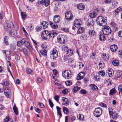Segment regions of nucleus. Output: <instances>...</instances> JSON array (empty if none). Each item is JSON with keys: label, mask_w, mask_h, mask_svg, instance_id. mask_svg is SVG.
Listing matches in <instances>:
<instances>
[{"label": "nucleus", "mask_w": 122, "mask_h": 122, "mask_svg": "<svg viewBox=\"0 0 122 122\" xmlns=\"http://www.w3.org/2000/svg\"><path fill=\"white\" fill-rule=\"evenodd\" d=\"M102 16L98 17L96 20L97 24L101 26H104L107 23V19Z\"/></svg>", "instance_id": "nucleus-1"}, {"label": "nucleus", "mask_w": 122, "mask_h": 122, "mask_svg": "<svg viewBox=\"0 0 122 122\" xmlns=\"http://www.w3.org/2000/svg\"><path fill=\"white\" fill-rule=\"evenodd\" d=\"M51 36V32L50 31L45 30L41 33V37L45 40L49 39Z\"/></svg>", "instance_id": "nucleus-2"}, {"label": "nucleus", "mask_w": 122, "mask_h": 122, "mask_svg": "<svg viewBox=\"0 0 122 122\" xmlns=\"http://www.w3.org/2000/svg\"><path fill=\"white\" fill-rule=\"evenodd\" d=\"M102 108L99 107L97 108L94 111V115L96 117H99L102 114Z\"/></svg>", "instance_id": "nucleus-3"}, {"label": "nucleus", "mask_w": 122, "mask_h": 122, "mask_svg": "<svg viewBox=\"0 0 122 122\" xmlns=\"http://www.w3.org/2000/svg\"><path fill=\"white\" fill-rule=\"evenodd\" d=\"M72 76L70 70H66L62 72V76L66 79H70L71 77Z\"/></svg>", "instance_id": "nucleus-4"}, {"label": "nucleus", "mask_w": 122, "mask_h": 122, "mask_svg": "<svg viewBox=\"0 0 122 122\" xmlns=\"http://www.w3.org/2000/svg\"><path fill=\"white\" fill-rule=\"evenodd\" d=\"M13 26V24L11 21L9 20L4 23V28L6 29L8 28H12Z\"/></svg>", "instance_id": "nucleus-5"}, {"label": "nucleus", "mask_w": 122, "mask_h": 122, "mask_svg": "<svg viewBox=\"0 0 122 122\" xmlns=\"http://www.w3.org/2000/svg\"><path fill=\"white\" fill-rule=\"evenodd\" d=\"M103 32L104 35H108L111 33V30L109 27L106 26L103 27Z\"/></svg>", "instance_id": "nucleus-6"}, {"label": "nucleus", "mask_w": 122, "mask_h": 122, "mask_svg": "<svg viewBox=\"0 0 122 122\" xmlns=\"http://www.w3.org/2000/svg\"><path fill=\"white\" fill-rule=\"evenodd\" d=\"M38 3L39 4H42L46 7L48 6L50 2L49 0H38Z\"/></svg>", "instance_id": "nucleus-7"}, {"label": "nucleus", "mask_w": 122, "mask_h": 122, "mask_svg": "<svg viewBox=\"0 0 122 122\" xmlns=\"http://www.w3.org/2000/svg\"><path fill=\"white\" fill-rule=\"evenodd\" d=\"M65 17L67 20H70L73 18V16L71 13L70 11H68L66 12L65 14Z\"/></svg>", "instance_id": "nucleus-8"}, {"label": "nucleus", "mask_w": 122, "mask_h": 122, "mask_svg": "<svg viewBox=\"0 0 122 122\" xmlns=\"http://www.w3.org/2000/svg\"><path fill=\"white\" fill-rule=\"evenodd\" d=\"M81 20L79 19L75 20L74 22V25L77 28L81 26Z\"/></svg>", "instance_id": "nucleus-9"}, {"label": "nucleus", "mask_w": 122, "mask_h": 122, "mask_svg": "<svg viewBox=\"0 0 122 122\" xmlns=\"http://www.w3.org/2000/svg\"><path fill=\"white\" fill-rule=\"evenodd\" d=\"M4 91L5 96L7 97H9L10 92V88L9 87H6L4 89Z\"/></svg>", "instance_id": "nucleus-10"}, {"label": "nucleus", "mask_w": 122, "mask_h": 122, "mask_svg": "<svg viewBox=\"0 0 122 122\" xmlns=\"http://www.w3.org/2000/svg\"><path fill=\"white\" fill-rule=\"evenodd\" d=\"M52 54L53 56V59H56L58 56V53L57 50L55 49H53L52 50Z\"/></svg>", "instance_id": "nucleus-11"}, {"label": "nucleus", "mask_w": 122, "mask_h": 122, "mask_svg": "<svg viewBox=\"0 0 122 122\" xmlns=\"http://www.w3.org/2000/svg\"><path fill=\"white\" fill-rule=\"evenodd\" d=\"M62 100L63 101L62 103L63 105L65 106H67L68 105L69 102L67 98L66 97H63Z\"/></svg>", "instance_id": "nucleus-12"}, {"label": "nucleus", "mask_w": 122, "mask_h": 122, "mask_svg": "<svg viewBox=\"0 0 122 122\" xmlns=\"http://www.w3.org/2000/svg\"><path fill=\"white\" fill-rule=\"evenodd\" d=\"M48 25V22L46 21H43L41 24V28L45 29L47 27Z\"/></svg>", "instance_id": "nucleus-13"}, {"label": "nucleus", "mask_w": 122, "mask_h": 122, "mask_svg": "<svg viewBox=\"0 0 122 122\" xmlns=\"http://www.w3.org/2000/svg\"><path fill=\"white\" fill-rule=\"evenodd\" d=\"M85 75L84 73L82 72L80 73L77 76V80H80L83 79Z\"/></svg>", "instance_id": "nucleus-14"}, {"label": "nucleus", "mask_w": 122, "mask_h": 122, "mask_svg": "<svg viewBox=\"0 0 122 122\" xmlns=\"http://www.w3.org/2000/svg\"><path fill=\"white\" fill-rule=\"evenodd\" d=\"M60 16L58 15H56L54 16L53 20L55 23H58L60 21Z\"/></svg>", "instance_id": "nucleus-15"}, {"label": "nucleus", "mask_w": 122, "mask_h": 122, "mask_svg": "<svg viewBox=\"0 0 122 122\" xmlns=\"http://www.w3.org/2000/svg\"><path fill=\"white\" fill-rule=\"evenodd\" d=\"M26 41V40L25 38L22 39V40L17 42V45L18 46H21L24 44Z\"/></svg>", "instance_id": "nucleus-16"}, {"label": "nucleus", "mask_w": 122, "mask_h": 122, "mask_svg": "<svg viewBox=\"0 0 122 122\" xmlns=\"http://www.w3.org/2000/svg\"><path fill=\"white\" fill-rule=\"evenodd\" d=\"M110 48L111 50L112 51L115 52L117 49V47L116 45L114 44L111 46Z\"/></svg>", "instance_id": "nucleus-17"}, {"label": "nucleus", "mask_w": 122, "mask_h": 122, "mask_svg": "<svg viewBox=\"0 0 122 122\" xmlns=\"http://www.w3.org/2000/svg\"><path fill=\"white\" fill-rule=\"evenodd\" d=\"M94 25V21L92 19L88 20L87 23V25L90 27H92Z\"/></svg>", "instance_id": "nucleus-18"}, {"label": "nucleus", "mask_w": 122, "mask_h": 122, "mask_svg": "<svg viewBox=\"0 0 122 122\" xmlns=\"http://www.w3.org/2000/svg\"><path fill=\"white\" fill-rule=\"evenodd\" d=\"M77 8L79 10H83L85 8V6L82 3H80L77 5Z\"/></svg>", "instance_id": "nucleus-19"}, {"label": "nucleus", "mask_w": 122, "mask_h": 122, "mask_svg": "<svg viewBox=\"0 0 122 122\" xmlns=\"http://www.w3.org/2000/svg\"><path fill=\"white\" fill-rule=\"evenodd\" d=\"M122 11V9L121 8L119 7L117 8L115 10L114 15H117L119 12Z\"/></svg>", "instance_id": "nucleus-20"}, {"label": "nucleus", "mask_w": 122, "mask_h": 122, "mask_svg": "<svg viewBox=\"0 0 122 122\" xmlns=\"http://www.w3.org/2000/svg\"><path fill=\"white\" fill-rule=\"evenodd\" d=\"M4 122H13V120L9 117H6L4 119Z\"/></svg>", "instance_id": "nucleus-21"}, {"label": "nucleus", "mask_w": 122, "mask_h": 122, "mask_svg": "<svg viewBox=\"0 0 122 122\" xmlns=\"http://www.w3.org/2000/svg\"><path fill=\"white\" fill-rule=\"evenodd\" d=\"M102 57L104 60L106 61L109 59V56L108 54L106 55V54H103L102 55Z\"/></svg>", "instance_id": "nucleus-22"}, {"label": "nucleus", "mask_w": 122, "mask_h": 122, "mask_svg": "<svg viewBox=\"0 0 122 122\" xmlns=\"http://www.w3.org/2000/svg\"><path fill=\"white\" fill-rule=\"evenodd\" d=\"M56 108L58 114L59 115L60 117H61L62 115L61 112V108L60 107L57 106L56 107Z\"/></svg>", "instance_id": "nucleus-23"}, {"label": "nucleus", "mask_w": 122, "mask_h": 122, "mask_svg": "<svg viewBox=\"0 0 122 122\" xmlns=\"http://www.w3.org/2000/svg\"><path fill=\"white\" fill-rule=\"evenodd\" d=\"M84 31V28L81 27L79 28L78 30L77 34H80L82 33Z\"/></svg>", "instance_id": "nucleus-24"}, {"label": "nucleus", "mask_w": 122, "mask_h": 122, "mask_svg": "<svg viewBox=\"0 0 122 122\" xmlns=\"http://www.w3.org/2000/svg\"><path fill=\"white\" fill-rule=\"evenodd\" d=\"M63 110L65 114H68L69 113V110L68 108L66 107H64L63 108Z\"/></svg>", "instance_id": "nucleus-25"}, {"label": "nucleus", "mask_w": 122, "mask_h": 122, "mask_svg": "<svg viewBox=\"0 0 122 122\" xmlns=\"http://www.w3.org/2000/svg\"><path fill=\"white\" fill-rule=\"evenodd\" d=\"M89 34L91 36H94L96 35L95 32L93 30H90L89 32Z\"/></svg>", "instance_id": "nucleus-26"}, {"label": "nucleus", "mask_w": 122, "mask_h": 122, "mask_svg": "<svg viewBox=\"0 0 122 122\" xmlns=\"http://www.w3.org/2000/svg\"><path fill=\"white\" fill-rule=\"evenodd\" d=\"M112 64L115 66H118L119 64V61L117 60H114L112 61Z\"/></svg>", "instance_id": "nucleus-27"}, {"label": "nucleus", "mask_w": 122, "mask_h": 122, "mask_svg": "<svg viewBox=\"0 0 122 122\" xmlns=\"http://www.w3.org/2000/svg\"><path fill=\"white\" fill-rule=\"evenodd\" d=\"M73 53V51L71 50H68L67 51L66 55L68 56H71Z\"/></svg>", "instance_id": "nucleus-28"}, {"label": "nucleus", "mask_w": 122, "mask_h": 122, "mask_svg": "<svg viewBox=\"0 0 122 122\" xmlns=\"http://www.w3.org/2000/svg\"><path fill=\"white\" fill-rule=\"evenodd\" d=\"M26 70L28 73L31 75L33 74V72L31 69L27 68H26Z\"/></svg>", "instance_id": "nucleus-29"}, {"label": "nucleus", "mask_w": 122, "mask_h": 122, "mask_svg": "<svg viewBox=\"0 0 122 122\" xmlns=\"http://www.w3.org/2000/svg\"><path fill=\"white\" fill-rule=\"evenodd\" d=\"M99 38L100 40L104 41L106 39L105 36L103 35H100L99 36Z\"/></svg>", "instance_id": "nucleus-30"}, {"label": "nucleus", "mask_w": 122, "mask_h": 122, "mask_svg": "<svg viewBox=\"0 0 122 122\" xmlns=\"http://www.w3.org/2000/svg\"><path fill=\"white\" fill-rule=\"evenodd\" d=\"M116 92V90L115 88H112L110 91V94L111 95H113Z\"/></svg>", "instance_id": "nucleus-31"}, {"label": "nucleus", "mask_w": 122, "mask_h": 122, "mask_svg": "<svg viewBox=\"0 0 122 122\" xmlns=\"http://www.w3.org/2000/svg\"><path fill=\"white\" fill-rule=\"evenodd\" d=\"M58 41L60 43L64 44L65 43V39L63 37H60L58 39Z\"/></svg>", "instance_id": "nucleus-32"}, {"label": "nucleus", "mask_w": 122, "mask_h": 122, "mask_svg": "<svg viewBox=\"0 0 122 122\" xmlns=\"http://www.w3.org/2000/svg\"><path fill=\"white\" fill-rule=\"evenodd\" d=\"M90 86L92 87V89L94 91H97L98 90V88L97 86L94 84H91Z\"/></svg>", "instance_id": "nucleus-33"}, {"label": "nucleus", "mask_w": 122, "mask_h": 122, "mask_svg": "<svg viewBox=\"0 0 122 122\" xmlns=\"http://www.w3.org/2000/svg\"><path fill=\"white\" fill-rule=\"evenodd\" d=\"M13 109L16 115H18V112L17 108L15 105H14V106L13 107Z\"/></svg>", "instance_id": "nucleus-34"}, {"label": "nucleus", "mask_w": 122, "mask_h": 122, "mask_svg": "<svg viewBox=\"0 0 122 122\" xmlns=\"http://www.w3.org/2000/svg\"><path fill=\"white\" fill-rule=\"evenodd\" d=\"M21 15L22 18L23 20H25V18L27 16L25 13H24L22 12H21Z\"/></svg>", "instance_id": "nucleus-35"}, {"label": "nucleus", "mask_w": 122, "mask_h": 122, "mask_svg": "<svg viewBox=\"0 0 122 122\" xmlns=\"http://www.w3.org/2000/svg\"><path fill=\"white\" fill-rule=\"evenodd\" d=\"M111 27L113 29V30L116 29V27L115 23L114 22H112L110 24Z\"/></svg>", "instance_id": "nucleus-36"}, {"label": "nucleus", "mask_w": 122, "mask_h": 122, "mask_svg": "<svg viewBox=\"0 0 122 122\" xmlns=\"http://www.w3.org/2000/svg\"><path fill=\"white\" fill-rule=\"evenodd\" d=\"M118 90L119 91V94L120 95L121 93V95H122V85H119L118 87Z\"/></svg>", "instance_id": "nucleus-37"}, {"label": "nucleus", "mask_w": 122, "mask_h": 122, "mask_svg": "<svg viewBox=\"0 0 122 122\" xmlns=\"http://www.w3.org/2000/svg\"><path fill=\"white\" fill-rule=\"evenodd\" d=\"M80 89V88L78 86H74L73 88V91L74 92H76L79 90Z\"/></svg>", "instance_id": "nucleus-38"}, {"label": "nucleus", "mask_w": 122, "mask_h": 122, "mask_svg": "<svg viewBox=\"0 0 122 122\" xmlns=\"http://www.w3.org/2000/svg\"><path fill=\"white\" fill-rule=\"evenodd\" d=\"M113 118L114 119H116L118 117V115L116 112H114L112 115Z\"/></svg>", "instance_id": "nucleus-39"}, {"label": "nucleus", "mask_w": 122, "mask_h": 122, "mask_svg": "<svg viewBox=\"0 0 122 122\" xmlns=\"http://www.w3.org/2000/svg\"><path fill=\"white\" fill-rule=\"evenodd\" d=\"M89 16L91 18H92L95 17L96 16V15L94 12L93 11L90 14Z\"/></svg>", "instance_id": "nucleus-40"}, {"label": "nucleus", "mask_w": 122, "mask_h": 122, "mask_svg": "<svg viewBox=\"0 0 122 122\" xmlns=\"http://www.w3.org/2000/svg\"><path fill=\"white\" fill-rule=\"evenodd\" d=\"M109 70L111 72H108V73L110 77L112 76L114 74V71L112 69H110Z\"/></svg>", "instance_id": "nucleus-41"}, {"label": "nucleus", "mask_w": 122, "mask_h": 122, "mask_svg": "<svg viewBox=\"0 0 122 122\" xmlns=\"http://www.w3.org/2000/svg\"><path fill=\"white\" fill-rule=\"evenodd\" d=\"M3 52L6 56L9 55L10 54V51L8 50L4 51Z\"/></svg>", "instance_id": "nucleus-42"}, {"label": "nucleus", "mask_w": 122, "mask_h": 122, "mask_svg": "<svg viewBox=\"0 0 122 122\" xmlns=\"http://www.w3.org/2000/svg\"><path fill=\"white\" fill-rule=\"evenodd\" d=\"M65 84L67 86H69L71 85L72 83L71 81L69 80H68L65 82Z\"/></svg>", "instance_id": "nucleus-43"}, {"label": "nucleus", "mask_w": 122, "mask_h": 122, "mask_svg": "<svg viewBox=\"0 0 122 122\" xmlns=\"http://www.w3.org/2000/svg\"><path fill=\"white\" fill-rule=\"evenodd\" d=\"M99 68L100 69H102L103 68L104 66V63L102 62V63H99Z\"/></svg>", "instance_id": "nucleus-44"}, {"label": "nucleus", "mask_w": 122, "mask_h": 122, "mask_svg": "<svg viewBox=\"0 0 122 122\" xmlns=\"http://www.w3.org/2000/svg\"><path fill=\"white\" fill-rule=\"evenodd\" d=\"M61 92L62 93L64 94H66L68 92V89H66L62 90Z\"/></svg>", "instance_id": "nucleus-45"}, {"label": "nucleus", "mask_w": 122, "mask_h": 122, "mask_svg": "<svg viewBox=\"0 0 122 122\" xmlns=\"http://www.w3.org/2000/svg\"><path fill=\"white\" fill-rule=\"evenodd\" d=\"M109 110V113L110 116H112L113 113H112V109L111 108H108Z\"/></svg>", "instance_id": "nucleus-46"}, {"label": "nucleus", "mask_w": 122, "mask_h": 122, "mask_svg": "<svg viewBox=\"0 0 122 122\" xmlns=\"http://www.w3.org/2000/svg\"><path fill=\"white\" fill-rule=\"evenodd\" d=\"M46 52L47 51L46 50L40 51L41 53L43 56H46Z\"/></svg>", "instance_id": "nucleus-47"}, {"label": "nucleus", "mask_w": 122, "mask_h": 122, "mask_svg": "<svg viewBox=\"0 0 122 122\" xmlns=\"http://www.w3.org/2000/svg\"><path fill=\"white\" fill-rule=\"evenodd\" d=\"M49 102L50 107H51L52 108L54 106V104L51 101L50 99H49L48 100Z\"/></svg>", "instance_id": "nucleus-48"}, {"label": "nucleus", "mask_w": 122, "mask_h": 122, "mask_svg": "<svg viewBox=\"0 0 122 122\" xmlns=\"http://www.w3.org/2000/svg\"><path fill=\"white\" fill-rule=\"evenodd\" d=\"M8 38V37L5 36L4 39V42L6 45H7L8 43V42L7 41V39Z\"/></svg>", "instance_id": "nucleus-49"}, {"label": "nucleus", "mask_w": 122, "mask_h": 122, "mask_svg": "<svg viewBox=\"0 0 122 122\" xmlns=\"http://www.w3.org/2000/svg\"><path fill=\"white\" fill-rule=\"evenodd\" d=\"M10 35L12 37H13L15 35L14 31L13 30H11L10 32Z\"/></svg>", "instance_id": "nucleus-50"}, {"label": "nucleus", "mask_w": 122, "mask_h": 122, "mask_svg": "<svg viewBox=\"0 0 122 122\" xmlns=\"http://www.w3.org/2000/svg\"><path fill=\"white\" fill-rule=\"evenodd\" d=\"M94 79L96 81H97L100 79L99 77L98 76H94Z\"/></svg>", "instance_id": "nucleus-51"}, {"label": "nucleus", "mask_w": 122, "mask_h": 122, "mask_svg": "<svg viewBox=\"0 0 122 122\" xmlns=\"http://www.w3.org/2000/svg\"><path fill=\"white\" fill-rule=\"evenodd\" d=\"M99 75L101 76H103L105 75V73L103 71H100L99 72Z\"/></svg>", "instance_id": "nucleus-52"}, {"label": "nucleus", "mask_w": 122, "mask_h": 122, "mask_svg": "<svg viewBox=\"0 0 122 122\" xmlns=\"http://www.w3.org/2000/svg\"><path fill=\"white\" fill-rule=\"evenodd\" d=\"M38 105H39L40 107L42 108H43L45 107V106L44 104L40 102H38Z\"/></svg>", "instance_id": "nucleus-53"}, {"label": "nucleus", "mask_w": 122, "mask_h": 122, "mask_svg": "<svg viewBox=\"0 0 122 122\" xmlns=\"http://www.w3.org/2000/svg\"><path fill=\"white\" fill-rule=\"evenodd\" d=\"M81 37L82 39L83 40H86L87 38V36L86 35H82Z\"/></svg>", "instance_id": "nucleus-54"}, {"label": "nucleus", "mask_w": 122, "mask_h": 122, "mask_svg": "<svg viewBox=\"0 0 122 122\" xmlns=\"http://www.w3.org/2000/svg\"><path fill=\"white\" fill-rule=\"evenodd\" d=\"M59 96L56 95L55 96L54 98L57 102H58L59 101Z\"/></svg>", "instance_id": "nucleus-55"}, {"label": "nucleus", "mask_w": 122, "mask_h": 122, "mask_svg": "<svg viewBox=\"0 0 122 122\" xmlns=\"http://www.w3.org/2000/svg\"><path fill=\"white\" fill-rule=\"evenodd\" d=\"M61 30H63L65 32H67L68 31V29L67 28H62L61 29Z\"/></svg>", "instance_id": "nucleus-56"}, {"label": "nucleus", "mask_w": 122, "mask_h": 122, "mask_svg": "<svg viewBox=\"0 0 122 122\" xmlns=\"http://www.w3.org/2000/svg\"><path fill=\"white\" fill-rule=\"evenodd\" d=\"M94 11V13H95L96 15V16L98 14H99V10L97 9L95 10Z\"/></svg>", "instance_id": "nucleus-57"}, {"label": "nucleus", "mask_w": 122, "mask_h": 122, "mask_svg": "<svg viewBox=\"0 0 122 122\" xmlns=\"http://www.w3.org/2000/svg\"><path fill=\"white\" fill-rule=\"evenodd\" d=\"M41 27H40L38 26H37L36 28V30L37 32L39 31L40 30H41Z\"/></svg>", "instance_id": "nucleus-58"}, {"label": "nucleus", "mask_w": 122, "mask_h": 122, "mask_svg": "<svg viewBox=\"0 0 122 122\" xmlns=\"http://www.w3.org/2000/svg\"><path fill=\"white\" fill-rule=\"evenodd\" d=\"M51 27L52 28L56 29L58 27V25L57 24H54L52 26H51Z\"/></svg>", "instance_id": "nucleus-59"}, {"label": "nucleus", "mask_w": 122, "mask_h": 122, "mask_svg": "<svg viewBox=\"0 0 122 122\" xmlns=\"http://www.w3.org/2000/svg\"><path fill=\"white\" fill-rule=\"evenodd\" d=\"M57 35V33L55 32H53L52 33H51V37H52L53 38H54L55 36Z\"/></svg>", "instance_id": "nucleus-60"}, {"label": "nucleus", "mask_w": 122, "mask_h": 122, "mask_svg": "<svg viewBox=\"0 0 122 122\" xmlns=\"http://www.w3.org/2000/svg\"><path fill=\"white\" fill-rule=\"evenodd\" d=\"M9 85V83L7 81L3 83V86L4 87L8 86Z\"/></svg>", "instance_id": "nucleus-61"}, {"label": "nucleus", "mask_w": 122, "mask_h": 122, "mask_svg": "<svg viewBox=\"0 0 122 122\" xmlns=\"http://www.w3.org/2000/svg\"><path fill=\"white\" fill-rule=\"evenodd\" d=\"M81 93L82 94H85L86 93V91L85 90L82 89L80 91Z\"/></svg>", "instance_id": "nucleus-62"}, {"label": "nucleus", "mask_w": 122, "mask_h": 122, "mask_svg": "<svg viewBox=\"0 0 122 122\" xmlns=\"http://www.w3.org/2000/svg\"><path fill=\"white\" fill-rule=\"evenodd\" d=\"M118 54H119V56L120 57H122V50L119 51Z\"/></svg>", "instance_id": "nucleus-63"}, {"label": "nucleus", "mask_w": 122, "mask_h": 122, "mask_svg": "<svg viewBox=\"0 0 122 122\" xmlns=\"http://www.w3.org/2000/svg\"><path fill=\"white\" fill-rule=\"evenodd\" d=\"M118 35L120 37H122V31L119 32L118 33Z\"/></svg>", "instance_id": "nucleus-64"}]
</instances>
